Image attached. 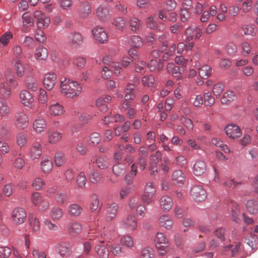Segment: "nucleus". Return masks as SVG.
I'll use <instances>...</instances> for the list:
<instances>
[{"label":"nucleus","instance_id":"2f4dec72","mask_svg":"<svg viewBox=\"0 0 258 258\" xmlns=\"http://www.w3.org/2000/svg\"><path fill=\"white\" fill-rule=\"evenodd\" d=\"M10 108L7 102L0 99V116L2 118L8 117L10 114Z\"/></svg>","mask_w":258,"mask_h":258},{"label":"nucleus","instance_id":"39448f33","mask_svg":"<svg viewBox=\"0 0 258 258\" xmlns=\"http://www.w3.org/2000/svg\"><path fill=\"white\" fill-rule=\"evenodd\" d=\"M54 248L61 257L70 255L72 253V245L70 242L60 241L54 246Z\"/></svg>","mask_w":258,"mask_h":258},{"label":"nucleus","instance_id":"c756f323","mask_svg":"<svg viewBox=\"0 0 258 258\" xmlns=\"http://www.w3.org/2000/svg\"><path fill=\"white\" fill-rule=\"evenodd\" d=\"M129 26L132 31H138L141 30L142 24L141 21L135 17H131L128 20Z\"/></svg>","mask_w":258,"mask_h":258},{"label":"nucleus","instance_id":"680f3d73","mask_svg":"<svg viewBox=\"0 0 258 258\" xmlns=\"http://www.w3.org/2000/svg\"><path fill=\"white\" fill-rule=\"evenodd\" d=\"M141 258H153L154 250L149 247L144 248L141 252Z\"/></svg>","mask_w":258,"mask_h":258},{"label":"nucleus","instance_id":"c85d7f7f","mask_svg":"<svg viewBox=\"0 0 258 258\" xmlns=\"http://www.w3.org/2000/svg\"><path fill=\"white\" fill-rule=\"evenodd\" d=\"M166 70L169 74L174 77H178L181 74L183 69L178 66H176L172 62H169L167 64Z\"/></svg>","mask_w":258,"mask_h":258},{"label":"nucleus","instance_id":"58836bf2","mask_svg":"<svg viewBox=\"0 0 258 258\" xmlns=\"http://www.w3.org/2000/svg\"><path fill=\"white\" fill-rule=\"evenodd\" d=\"M97 167L101 169H105L109 166L108 160L106 157L99 156L95 160Z\"/></svg>","mask_w":258,"mask_h":258},{"label":"nucleus","instance_id":"de8ad7c7","mask_svg":"<svg viewBox=\"0 0 258 258\" xmlns=\"http://www.w3.org/2000/svg\"><path fill=\"white\" fill-rule=\"evenodd\" d=\"M126 166L122 164H117L112 168L113 173L117 176L123 175L125 172Z\"/></svg>","mask_w":258,"mask_h":258},{"label":"nucleus","instance_id":"864d4df0","mask_svg":"<svg viewBox=\"0 0 258 258\" xmlns=\"http://www.w3.org/2000/svg\"><path fill=\"white\" fill-rule=\"evenodd\" d=\"M68 199L67 194L62 192H57L55 196V200L56 203L59 205L65 203Z\"/></svg>","mask_w":258,"mask_h":258},{"label":"nucleus","instance_id":"7ed1b4c3","mask_svg":"<svg viewBox=\"0 0 258 258\" xmlns=\"http://www.w3.org/2000/svg\"><path fill=\"white\" fill-rule=\"evenodd\" d=\"M68 43L72 48H78L83 43V37L79 32H73L67 36Z\"/></svg>","mask_w":258,"mask_h":258},{"label":"nucleus","instance_id":"e2e57ef3","mask_svg":"<svg viewBox=\"0 0 258 258\" xmlns=\"http://www.w3.org/2000/svg\"><path fill=\"white\" fill-rule=\"evenodd\" d=\"M101 140L100 134L98 133H92L90 137L89 144L93 145L98 144Z\"/></svg>","mask_w":258,"mask_h":258},{"label":"nucleus","instance_id":"ddd939ff","mask_svg":"<svg viewBox=\"0 0 258 258\" xmlns=\"http://www.w3.org/2000/svg\"><path fill=\"white\" fill-rule=\"evenodd\" d=\"M207 170L206 163L202 160H196L193 165L192 171L196 176L203 175Z\"/></svg>","mask_w":258,"mask_h":258},{"label":"nucleus","instance_id":"cd10ccee","mask_svg":"<svg viewBox=\"0 0 258 258\" xmlns=\"http://www.w3.org/2000/svg\"><path fill=\"white\" fill-rule=\"evenodd\" d=\"M28 220L31 230L34 232H38L40 229V223L38 219L33 214L29 215Z\"/></svg>","mask_w":258,"mask_h":258},{"label":"nucleus","instance_id":"79ce46f5","mask_svg":"<svg viewBox=\"0 0 258 258\" xmlns=\"http://www.w3.org/2000/svg\"><path fill=\"white\" fill-rule=\"evenodd\" d=\"M212 74V69L208 65H204L199 70V74L201 78L206 79Z\"/></svg>","mask_w":258,"mask_h":258},{"label":"nucleus","instance_id":"0e129e2a","mask_svg":"<svg viewBox=\"0 0 258 258\" xmlns=\"http://www.w3.org/2000/svg\"><path fill=\"white\" fill-rule=\"evenodd\" d=\"M43 200L41 194L38 192H34L32 194L31 201L35 206H37Z\"/></svg>","mask_w":258,"mask_h":258},{"label":"nucleus","instance_id":"c03bdc74","mask_svg":"<svg viewBox=\"0 0 258 258\" xmlns=\"http://www.w3.org/2000/svg\"><path fill=\"white\" fill-rule=\"evenodd\" d=\"M32 186L35 190H40L45 186V182L42 178L37 177L33 180Z\"/></svg>","mask_w":258,"mask_h":258},{"label":"nucleus","instance_id":"473e14b6","mask_svg":"<svg viewBox=\"0 0 258 258\" xmlns=\"http://www.w3.org/2000/svg\"><path fill=\"white\" fill-rule=\"evenodd\" d=\"M63 215V210L58 207H54L51 209L49 216L53 221H59L62 217Z\"/></svg>","mask_w":258,"mask_h":258},{"label":"nucleus","instance_id":"4c0bfd02","mask_svg":"<svg viewBox=\"0 0 258 258\" xmlns=\"http://www.w3.org/2000/svg\"><path fill=\"white\" fill-rule=\"evenodd\" d=\"M61 134L58 132H49L48 133V142L50 144H56L61 139Z\"/></svg>","mask_w":258,"mask_h":258},{"label":"nucleus","instance_id":"a211bd4d","mask_svg":"<svg viewBox=\"0 0 258 258\" xmlns=\"http://www.w3.org/2000/svg\"><path fill=\"white\" fill-rule=\"evenodd\" d=\"M118 209V205L115 203L108 204L106 214V219L108 221H111L117 214Z\"/></svg>","mask_w":258,"mask_h":258},{"label":"nucleus","instance_id":"aec40b11","mask_svg":"<svg viewBox=\"0 0 258 258\" xmlns=\"http://www.w3.org/2000/svg\"><path fill=\"white\" fill-rule=\"evenodd\" d=\"M48 55V50L43 46H39L35 50V57L39 61L45 60L47 58Z\"/></svg>","mask_w":258,"mask_h":258},{"label":"nucleus","instance_id":"1a4fd4ad","mask_svg":"<svg viewBox=\"0 0 258 258\" xmlns=\"http://www.w3.org/2000/svg\"><path fill=\"white\" fill-rule=\"evenodd\" d=\"M26 218V212L21 208H15L12 213V219L16 224H21L24 222Z\"/></svg>","mask_w":258,"mask_h":258},{"label":"nucleus","instance_id":"7c9ffc66","mask_svg":"<svg viewBox=\"0 0 258 258\" xmlns=\"http://www.w3.org/2000/svg\"><path fill=\"white\" fill-rule=\"evenodd\" d=\"M82 207L78 204L74 203L71 204L68 208V212L70 215L74 217H78L82 212Z\"/></svg>","mask_w":258,"mask_h":258},{"label":"nucleus","instance_id":"a878e982","mask_svg":"<svg viewBox=\"0 0 258 258\" xmlns=\"http://www.w3.org/2000/svg\"><path fill=\"white\" fill-rule=\"evenodd\" d=\"M97 16L103 21L107 20L109 17L108 9L107 7L100 5L96 10Z\"/></svg>","mask_w":258,"mask_h":258},{"label":"nucleus","instance_id":"f8f14e48","mask_svg":"<svg viewBox=\"0 0 258 258\" xmlns=\"http://www.w3.org/2000/svg\"><path fill=\"white\" fill-rule=\"evenodd\" d=\"M14 69L16 75L19 77H23L25 74V69L29 67L27 63L24 64L20 58H16L13 61Z\"/></svg>","mask_w":258,"mask_h":258},{"label":"nucleus","instance_id":"a19ab883","mask_svg":"<svg viewBox=\"0 0 258 258\" xmlns=\"http://www.w3.org/2000/svg\"><path fill=\"white\" fill-rule=\"evenodd\" d=\"M236 98L235 93L232 91H228L225 92L221 99L222 104H227L233 101Z\"/></svg>","mask_w":258,"mask_h":258},{"label":"nucleus","instance_id":"6e6d98bb","mask_svg":"<svg viewBox=\"0 0 258 258\" xmlns=\"http://www.w3.org/2000/svg\"><path fill=\"white\" fill-rule=\"evenodd\" d=\"M113 24L119 30H123L125 27L126 23L125 20L122 17L116 18L113 22Z\"/></svg>","mask_w":258,"mask_h":258},{"label":"nucleus","instance_id":"e433bc0d","mask_svg":"<svg viewBox=\"0 0 258 258\" xmlns=\"http://www.w3.org/2000/svg\"><path fill=\"white\" fill-rule=\"evenodd\" d=\"M172 178L175 183L180 184H182L185 180L184 174L180 170L174 171L172 174Z\"/></svg>","mask_w":258,"mask_h":258},{"label":"nucleus","instance_id":"20e7f679","mask_svg":"<svg viewBox=\"0 0 258 258\" xmlns=\"http://www.w3.org/2000/svg\"><path fill=\"white\" fill-rule=\"evenodd\" d=\"M121 225L123 228L132 231H134L138 226L137 218L133 214H128L122 219Z\"/></svg>","mask_w":258,"mask_h":258},{"label":"nucleus","instance_id":"4be33fe9","mask_svg":"<svg viewBox=\"0 0 258 258\" xmlns=\"http://www.w3.org/2000/svg\"><path fill=\"white\" fill-rule=\"evenodd\" d=\"M42 154L41 146L39 143L35 142L31 146L30 150V157L32 159L38 158Z\"/></svg>","mask_w":258,"mask_h":258},{"label":"nucleus","instance_id":"423d86ee","mask_svg":"<svg viewBox=\"0 0 258 258\" xmlns=\"http://www.w3.org/2000/svg\"><path fill=\"white\" fill-rule=\"evenodd\" d=\"M33 17L36 20V25L39 29L46 28L50 24L49 18L40 11L34 12Z\"/></svg>","mask_w":258,"mask_h":258},{"label":"nucleus","instance_id":"13d9d810","mask_svg":"<svg viewBox=\"0 0 258 258\" xmlns=\"http://www.w3.org/2000/svg\"><path fill=\"white\" fill-rule=\"evenodd\" d=\"M240 248V244L238 243H236L234 245H230L224 248L225 251H230L231 256H234L239 251Z\"/></svg>","mask_w":258,"mask_h":258},{"label":"nucleus","instance_id":"5701e85b","mask_svg":"<svg viewBox=\"0 0 258 258\" xmlns=\"http://www.w3.org/2000/svg\"><path fill=\"white\" fill-rule=\"evenodd\" d=\"M160 206L163 210L169 211L173 206L172 199L167 196H163L160 200Z\"/></svg>","mask_w":258,"mask_h":258},{"label":"nucleus","instance_id":"4d7b16f0","mask_svg":"<svg viewBox=\"0 0 258 258\" xmlns=\"http://www.w3.org/2000/svg\"><path fill=\"white\" fill-rule=\"evenodd\" d=\"M89 177L90 181L94 184L98 183L101 178L100 173L96 170L91 171Z\"/></svg>","mask_w":258,"mask_h":258},{"label":"nucleus","instance_id":"09e8293b","mask_svg":"<svg viewBox=\"0 0 258 258\" xmlns=\"http://www.w3.org/2000/svg\"><path fill=\"white\" fill-rule=\"evenodd\" d=\"M129 43L132 46L136 48L140 47L143 43L142 39L139 36L136 35L131 37Z\"/></svg>","mask_w":258,"mask_h":258},{"label":"nucleus","instance_id":"2eb2a0df","mask_svg":"<svg viewBox=\"0 0 258 258\" xmlns=\"http://www.w3.org/2000/svg\"><path fill=\"white\" fill-rule=\"evenodd\" d=\"M19 97L22 104L29 107H32L34 99L29 92L27 90H23L20 92Z\"/></svg>","mask_w":258,"mask_h":258},{"label":"nucleus","instance_id":"f3484780","mask_svg":"<svg viewBox=\"0 0 258 258\" xmlns=\"http://www.w3.org/2000/svg\"><path fill=\"white\" fill-rule=\"evenodd\" d=\"M92 11L91 5L88 2L82 3L78 9V15L81 18H86L90 14Z\"/></svg>","mask_w":258,"mask_h":258},{"label":"nucleus","instance_id":"9d476101","mask_svg":"<svg viewBox=\"0 0 258 258\" xmlns=\"http://www.w3.org/2000/svg\"><path fill=\"white\" fill-rule=\"evenodd\" d=\"M226 135L232 139H236L239 138L242 133L239 127L234 124H228L225 127Z\"/></svg>","mask_w":258,"mask_h":258},{"label":"nucleus","instance_id":"412c9836","mask_svg":"<svg viewBox=\"0 0 258 258\" xmlns=\"http://www.w3.org/2000/svg\"><path fill=\"white\" fill-rule=\"evenodd\" d=\"M53 167L52 161L48 157L42 158L40 162V167L42 171L44 173H48L51 171Z\"/></svg>","mask_w":258,"mask_h":258},{"label":"nucleus","instance_id":"dca6fc26","mask_svg":"<svg viewBox=\"0 0 258 258\" xmlns=\"http://www.w3.org/2000/svg\"><path fill=\"white\" fill-rule=\"evenodd\" d=\"M56 82V76L54 73H49L45 75L43 84L48 90H51Z\"/></svg>","mask_w":258,"mask_h":258},{"label":"nucleus","instance_id":"9b49d317","mask_svg":"<svg viewBox=\"0 0 258 258\" xmlns=\"http://www.w3.org/2000/svg\"><path fill=\"white\" fill-rule=\"evenodd\" d=\"M92 34L94 38L100 43H104L108 40V35L103 27H96L92 30Z\"/></svg>","mask_w":258,"mask_h":258},{"label":"nucleus","instance_id":"774afa93","mask_svg":"<svg viewBox=\"0 0 258 258\" xmlns=\"http://www.w3.org/2000/svg\"><path fill=\"white\" fill-rule=\"evenodd\" d=\"M13 37V34L11 32H7L3 34L0 38V42L4 45L6 46L9 41Z\"/></svg>","mask_w":258,"mask_h":258},{"label":"nucleus","instance_id":"3c124183","mask_svg":"<svg viewBox=\"0 0 258 258\" xmlns=\"http://www.w3.org/2000/svg\"><path fill=\"white\" fill-rule=\"evenodd\" d=\"M154 241L155 244L163 243V244H168V240L165 235L162 232H157Z\"/></svg>","mask_w":258,"mask_h":258},{"label":"nucleus","instance_id":"052dcab7","mask_svg":"<svg viewBox=\"0 0 258 258\" xmlns=\"http://www.w3.org/2000/svg\"><path fill=\"white\" fill-rule=\"evenodd\" d=\"M224 86L222 83H218L214 86L213 93L216 97H220L224 90Z\"/></svg>","mask_w":258,"mask_h":258},{"label":"nucleus","instance_id":"37998d69","mask_svg":"<svg viewBox=\"0 0 258 258\" xmlns=\"http://www.w3.org/2000/svg\"><path fill=\"white\" fill-rule=\"evenodd\" d=\"M95 249L100 258H108V250L105 246L97 245Z\"/></svg>","mask_w":258,"mask_h":258},{"label":"nucleus","instance_id":"c9c22d12","mask_svg":"<svg viewBox=\"0 0 258 258\" xmlns=\"http://www.w3.org/2000/svg\"><path fill=\"white\" fill-rule=\"evenodd\" d=\"M245 241L252 249H256L258 247V237L256 235L250 234L246 238Z\"/></svg>","mask_w":258,"mask_h":258},{"label":"nucleus","instance_id":"ea45409f","mask_svg":"<svg viewBox=\"0 0 258 258\" xmlns=\"http://www.w3.org/2000/svg\"><path fill=\"white\" fill-rule=\"evenodd\" d=\"M163 67L162 61L161 59H159L158 61L156 59H151L148 64V67L151 72L155 71L156 69L160 71L162 69Z\"/></svg>","mask_w":258,"mask_h":258},{"label":"nucleus","instance_id":"72a5a7b5","mask_svg":"<svg viewBox=\"0 0 258 258\" xmlns=\"http://www.w3.org/2000/svg\"><path fill=\"white\" fill-rule=\"evenodd\" d=\"M246 208L250 214H256L258 213V202L253 200H249L246 204Z\"/></svg>","mask_w":258,"mask_h":258},{"label":"nucleus","instance_id":"f704fd0d","mask_svg":"<svg viewBox=\"0 0 258 258\" xmlns=\"http://www.w3.org/2000/svg\"><path fill=\"white\" fill-rule=\"evenodd\" d=\"M111 98L109 95L101 97L98 98L96 101V105L97 107L101 108V111H105L107 110V106L105 104V103L110 101Z\"/></svg>","mask_w":258,"mask_h":258},{"label":"nucleus","instance_id":"393cba45","mask_svg":"<svg viewBox=\"0 0 258 258\" xmlns=\"http://www.w3.org/2000/svg\"><path fill=\"white\" fill-rule=\"evenodd\" d=\"M68 230L71 234L76 235L82 232V225L78 222H71L68 224Z\"/></svg>","mask_w":258,"mask_h":258},{"label":"nucleus","instance_id":"bb28decb","mask_svg":"<svg viewBox=\"0 0 258 258\" xmlns=\"http://www.w3.org/2000/svg\"><path fill=\"white\" fill-rule=\"evenodd\" d=\"M33 126L34 130L37 133H40L45 131L46 128L47 124L44 119L38 117L35 120Z\"/></svg>","mask_w":258,"mask_h":258},{"label":"nucleus","instance_id":"338daca9","mask_svg":"<svg viewBox=\"0 0 258 258\" xmlns=\"http://www.w3.org/2000/svg\"><path fill=\"white\" fill-rule=\"evenodd\" d=\"M122 245L128 248H132L134 246V241L132 237L127 235L121 238L120 240Z\"/></svg>","mask_w":258,"mask_h":258},{"label":"nucleus","instance_id":"6e6552de","mask_svg":"<svg viewBox=\"0 0 258 258\" xmlns=\"http://www.w3.org/2000/svg\"><path fill=\"white\" fill-rule=\"evenodd\" d=\"M192 198L198 202L204 201L207 198L206 190L200 185L192 186L190 190Z\"/></svg>","mask_w":258,"mask_h":258},{"label":"nucleus","instance_id":"a18cd8bd","mask_svg":"<svg viewBox=\"0 0 258 258\" xmlns=\"http://www.w3.org/2000/svg\"><path fill=\"white\" fill-rule=\"evenodd\" d=\"M131 127V122L126 121L121 126H117L114 128L116 136H119L121 133L128 131Z\"/></svg>","mask_w":258,"mask_h":258},{"label":"nucleus","instance_id":"b1692460","mask_svg":"<svg viewBox=\"0 0 258 258\" xmlns=\"http://www.w3.org/2000/svg\"><path fill=\"white\" fill-rule=\"evenodd\" d=\"M159 223L160 226L166 229H170L173 224V222L170 216L163 215L159 218Z\"/></svg>","mask_w":258,"mask_h":258},{"label":"nucleus","instance_id":"8fccbe9b","mask_svg":"<svg viewBox=\"0 0 258 258\" xmlns=\"http://www.w3.org/2000/svg\"><path fill=\"white\" fill-rule=\"evenodd\" d=\"M23 25L24 27H31L34 24V20L28 13H25L22 15Z\"/></svg>","mask_w":258,"mask_h":258},{"label":"nucleus","instance_id":"f03ea898","mask_svg":"<svg viewBox=\"0 0 258 258\" xmlns=\"http://www.w3.org/2000/svg\"><path fill=\"white\" fill-rule=\"evenodd\" d=\"M11 73V70L5 72L6 80L0 81V95L4 98H9L12 93L11 87L14 85L16 81L13 77L9 78V74Z\"/></svg>","mask_w":258,"mask_h":258},{"label":"nucleus","instance_id":"0eeeda50","mask_svg":"<svg viewBox=\"0 0 258 258\" xmlns=\"http://www.w3.org/2000/svg\"><path fill=\"white\" fill-rule=\"evenodd\" d=\"M14 125L17 128L24 130L28 126L29 118L26 114L19 112L16 114L14 117Z\"/></svg>","mask_w":258,"mask_h":258},{"label":"nucleus","instance_id":"603ef678","mask_svg":"<svg viewBox=\"0 0 258 258\" xmlns=\"http://www.w3.org/2000/svg\"><path fill=\"white\" fill-rule=\"evenodd\" d=\"M54 162L57 166H61L66 162V158L63 153L58 152L54 156Z\"/></svg>","mask_w":258,"mask_h":258},{"label":"nucleus","instance_id":"4468645a","mask_svg":"<svg viewBox=\"0 0 258 258\" xmlns=\"http://www.w3.org/2000/svg\"><path fill=\"white\" fill-rule=\"evenodd\" d=\"M64 111L63 106L57 102H51L48 107L49 113L53 116H61Z\"/></svg>","mask_w":258,"mask_h":258},{"label":"nucleus","instance_id":"f257e3e1","mask_svg":"<svg viewBox=\"0 0 258 258\" xmlns=\"http://www.w3.org/2000/svg\"><path fill=\"white\" fill-rule=\"evenodd\" d=\"M60 88L61 94L70 98L78 97L82 91V87L79 83L66 78L61 81Z\"/></svg>","mask_w":258,"mask_h":258},{"label":"nucleus","instance_id":"6ab92c4d","mask_svg":"<svg viewBox=\"0 0 258 258\" xmlns=\"http://www.w3.org/2000/svg\"><path fill=\"white\" fill-rule=\"evenodd\" d=\"M146 23L148 27L154 30L162 31L165 29V25L163 23H158L153 17H148Z\"/></svg>","mask_w":258,"mask_h":258},{"label":"nucleus","instance_id":"69168bd1","mask_svg":"<svg viewBox=\"0 0 258 258\" xmlns=\"http://www.w3.org/2000/svg\"><path fill=\"white\" fill-rule=\"evenodd\" d=\"M44 226L49 231H57L58 229V226L52 223L50 220L46 219L43 221Z\"/></svg>","mask_w":258,"mask_h":258},{"label":"nucleus","instance_id":"5fc2aeb1","mask_svg":"<svg viewBox=\"0 0 258 258\" xmlns=\"http://www.w3.org/2000/svg\"><path fill=\"white\" fill-rule=\"evenodd\" d=\"M15 190V185L13 183L6 184L3 189L4 194L7 197H10L13 195Z\"/></svg>","mask_w":258,"mask_h":258},{"label":"nucleus","instance_id":"bf43d9fd","mask_svg":"<svg viewBox=\"0 0 258 258\" xmlns=\"http://www.w3.org/2000/svg\"><path fill=\"white\" fill-rule=\"evenodd\" d=\"M58 4L60 7L64 11L70 10L73 6L72 0H59Z\"/></svg>","mask_w":258,"mask_h":258},{"label":"nucleus","instance_id":"49530a36","mask_svg":"<svg viewBox=\"0 0 258 258\" xmlns=\"http://www.w3.org/2000/svg\"><path fill=\"white\" fill-rule=\"evenodd\" d=\"M212 143L217 147L221 148L225 153H229L230 150L227 145L223 144V141L219 138H214L212 139Z\"/></svg>","mask_w":258,"mask_h":258}]
</instances>
